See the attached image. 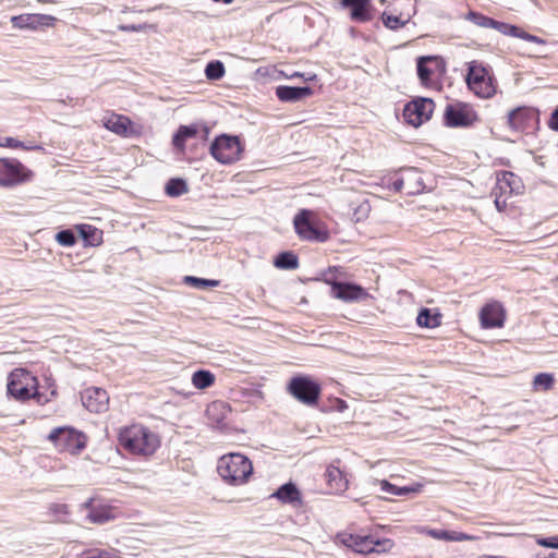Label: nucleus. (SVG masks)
I'll list each match as a JSON object with an SVG mask.
<instances>
[{"instance_id": "obj_1", "label": "nucleus", "mask_w": 558, "mask_h": 558, "mask_svg": "<svg viewBox=\"0 0 558 558\" xmlns=\"http://www.w3.org/2000/svg\"><path fill=\"white\" fill-rule=\"evenodd\" d=\"M120 445L133 454L150 456L160 446L159 437L142 424H133L120 429Z\"/></svg>"}, {"instance_id": "obj_2", "label": "nucleus", "mask_w": 558, "mask_h": 558, "mask_svg": "<svg viewBox=\"0 0 558 558\" xmlns=\"http://www.w3.org/2000/svg\"><path fill=\"white\" fill-rule=\"evenodd\" d=\"M7 392L9 397L17 401L29 399H36L38 403L47 401L38 391L37 378L24 368H15L9 374Z\"/></svg>"}, {"instance_id": "obj_3", "label": "nucleus", "mask_w": 558, "mask_h": 558, "mask_svg": "<svg viewBox=\"0 0 558 558\" xmlns=\"http://www.w3.org/2000/svg\"><path fill=\"white\" fill-rule=\"evenodd\" d=\"M465 83L480 98L489 99L497 93V81L490 66L473 60L468 63Z\"/></svg>"}, {"instance_id": "obj_4", "label": "nucleus", "mask_w": 558, "mask_h": 558, "mask_svg": "<svg viewBox=\"0 0 558 558\" xmlns=\"http://www.w3.org/2000/svg\"><path fill=\"white\" fill-rule=\"evenodd\" d=\"M217 472L227 483L240 485L252 475L253 465L247 457L241 453H229L219 459Z\"/></svg>"}, {"instance_id": "obj_5", "label": "nucleus", "mask_w": 558, "mask_h": 558, "mask_svg": "<svg viewBox=\"0 0 558 558\" xmlns=\"http://www.w3.org/2000/svg\"><path fill=\"white\" fill-rule=\"evenodd\" d=\"M244 144L240 135L222 133L209 145V154L221 165H232L241 159Z\"/></svg>"}, {"instance_id": "obj_6", "label": "nucleus", "mask_w": 558, "mask_h": 558, "mask_svg": "<svg viewBox=\"0 0 558 558\" xmlns=\"http://www.w3.org/2000/svg\"><path fill=\"white\" fill-rule=\"evenodd\" d=\"M287 390L299 402L315 407L320 398L322 386L308 375H296L289 380Z\"/></svg>"}, {"instance_id": "obj_7", "label": "nucleus", "mask_w": 558, "mask_h": 558, "mask_svg": "<svg viewBox=\"0 0 558 558\" xmlns=\"http://www.w3.org/2000/svg\"><path fill=\"white\" fill-rule=\"evenodd\" d=\"M341 543L354 550L355 553L367 555L372 553H387L392 546L393 542L389 538H379L373 534H343L341 535Z\"/></svg>"}, {"instance_id": "obj_8", "label": "nucleus", "mask_w": 558, "mask_h": 558, "mask_svg": "<svg viewBox=\"0 0 558 558\" xmlns=\"http://www.w3.org/2000/svg\"><path fill=\"white\" fill-rule=\"evenodd\" d=\"M48 439L51 440L60 451H68L71 454L82 452L87 442L84 433L70 426H61L52 429Z\"/></svg>"}, {"instance_id": "obj_9", "label": "nucleus", "mask_w": 558, "mask_h": 558, "mask_svg": "<svg viewBox=\"0 0 558 558\" xmlns=\"http://www.w3.org/2000/svg\"><path fill=\"white\" fill-rule=\"evenodd\" d=\"M314 211H299L293 218L295 233L302 240L326 242L329 239L328 230L317 222L312 214Z\"/></svg>"}, {"instance_id": "obj_10", "label": "nucleus", "mask_w": 558, "mask_h": 558, "mask_svg": "<svg viewBox=\"0 0 558 558\" xmlns=\"http://www.w3.org/2000/svg\"><path fill=\"white\" fill-rule=\"evenodd\" d=\"M442 120L447 128L465 129L472 126L478 120V114L472 105L457 101L446 106Z\"/></svg>"}, {"instance_id": "obj_11", "label": "nucleus", "mask_w": 558, "mask_h": 558, "mask_svg": "<svg viewBox=\"0 0 558 558\" xmlns=\"http://www.w3.org/2000/svg\"><path fill=\"white\" fill-rule=\"evenodd\" d=\"M34 172L16 158H0V186L12 187L29 182Z\"/></svg>"}, {"instance_id": "obj_12", "label": "nucleus", "mask_w": 558, "mask_h": 558, "mask_svg": "<svg viewBox=\"0 0 558 558\" xmlns=\"http://www.w3.org/2000/svg\"><path fill=\"white\" fill-rule=\"evenodd\" d=\"M541 111L532 106H519L507 114L508 126L515 132L529 133L539 129Z\"/></svg>"}, {"instance_id": "obj_13", "label": "nucleus", "mask_w": 558, "mask_h": 558, "mask_svg": "<svg viewBox=\"0 0 558 558\" xmlns=\"http://www.w3.org/2000/svg\"><path fill=\"white\" fill-rule=\"evenodd\" d=\"M435 110V101L428 97H415L407 102L402 110V116L411 126L418 128L427 122Z\"/></svg>"}, {"instance_id": "obj_14", "label": "nucleus", "mask_w": 558, "mask_h": 558, "mask_svg": "<svg viewBox=\"0 0 558 558\" xmlns=\"http://www.w3.org/2000/svg\"><path fill=\"white\" fill-rule=\"evenodd\" d=\"M339 8L348 11L350 20L359 24L373 21L377 13L373 0H339Z\"/></svg>"}, {"instance_id": "obj_15", "label": "nucleus", "mask_w": 558, "mask_h": 558, "mask_svg": "<svg viewBox=\"0 0 558 558\" xmlns=\"http://www.w3.org/2000/svg\"><path fill=\"white\" fill-rule=\"evenodd\" d=\"M10 21L14 28L38 31L53 27L58 20L50 14L24 13L12 16Z\"/></svg>"}, {"instance_id": "obj_16", "label": "nucleus", "mask_w": 558, "mask_h": 558, "mask_svg": "<svg viewBox=\"0 0 558 558\" xmlns=\"http://www.w3.org/2000/svg\"><path fill=\"white\" fill-rule=\"evenodd\" d=\"M496 189L500 190V194L495 193V206L496 209L506 208L507 202L506 198H502V195L506 193L509 194H519L522 189V181L520 177L514 174L511 171L501 170L497 172V183Z\"/></svg>"}, {"instance_id": "obj_17", "label": "nucleus", "mask_w": 558, "mask_h": 558, "mask_svg": "<svg viewBox=\"0 0 558 558\" xmlns=\"http://www.w3.org/2000/svg\"><path fill=\"white\" fill-rule=\"evenodd\" d=\"M81 400L89 412L101 413L108 409L109 396L102 388L89 387L82 391Z\"/></svg>"}, {"instance_id": "obj_18", "label": "nucleus", "mask_w": 558, "mask_h": 558, "mask_svg": "<svg viewBox=\"0 0 558 558\" xmlns=\"http://www.w3.org/2000/svg\"><path fill=\"white\" fill-rule=\"evenodd\" d=\"M331 295L335 299L351 303L367 299L368 292L365 288L355 282L341 281L340 284H333Z\"/></svg>"}, {"instance_id": "obj_19", "label": "nucleus", "mask_w": 558, "mask_h": 558, "mask_svg": "<svg viewBox=\"0 0 558 558\" xmlns=\"http://www.w3.org/2000/svg\"><path fill=\"white\" fill-rule=\"evenodd\" d=\"M505 319V310L498 302L484 305L480 312V322L485 329L500 328L504 326Z\"/></svg>"}, {"instance_id": "obj_20", "label": "nucleus", "mask_w": 558, "mask_h": 558, "mask_svg": "<svg viewBox=\"0 0 558 558\" xmlns=\"http://www.w3.org/2000/svg\"><path fill=\"white\" fill-rule=\"evenodd\" d=\"M231 414V408L227 402L216 400L208 404L206 415L211 426L219 430L228 427V417Z\"/></svg>"}, {"instance_id": "obj_21", "label": "nucleus", "mask_w": 558, "mask_h": 558, "mask_svg": "<svg viewBox=\"0 0 558 558\" xmlns=\"http://www.w3.org/2000/svg\"><path fill=\"white\" fill-rule=\"evenodd\" d=\"M277 98L281 102L294 104L313 96L314 89L311 86L279 85L275 89Z\"/></svg>"}, {"instance_id": "obj_22", "label": "nucleus", "mask_w": 558, "mask_h": 558, "mask_svg": "<svg viewBox=\"0 0 558 558\" xmlns=\"http://www.w3.org/2000/svg\"><path fill=\"white\" fill-rule=\"evenodd\" d=\"M82 507L86 509V519L95 524H104L114 519L112 508L108 505L94 504V499H88Z\"/></svg>"}, {"instance_id": "obj_23", "label": "nucleus", "mask_w": 558, "mask_h": 558, "mask_svg": "<svg viewBox=\"0 0 558 558\" xmlns=\"http://www.w3.org/2000/svg\"><path fill=\"white\" fill-rule=\"evenodd\" d=\"M77 232V239L83 241L84 247H97L102 244V230L89 223L74 225Z\"/></svg>"}, {"instance_id": "obj_24", "label": "nucleus", "mask_w": 558, "mask_h": 558, "mask_svg": "<svg viewBox=\"0 0 558 558\" xmlns=\"http://www.w3.org/2000/svg\"><path fill=\"white\" fill-rule=\"evenodd\" d=\"M324 476H325L329 493H331V494L342 493L348 488L349 482H348L345 474L335 463H331L327 466Z\"/></svg>"}, {"instance_id": "obj_25", "label": "nucleus", "mask_w": 558, "mask_h": 558, "mask_svg": "<svg viewBox=\"0 0 558 558\" xmlns=\"http://www.w3.org/2000/svg\"><path fill=\"white\" fill-rule=\"evenodd\" d=\"M270 497L278 499L282 504L300 505L302 504L301 492L293 482H288L278 487Z\"/></svg>"}, {"instance_id": "obj_26", "label": "nucleus", "mask_w": 558, "mask_h": 558, "mask_svg": "<svg viewBox=\"0 0 558 558\" xmlns=\"http://www.w3.org/2000/svg\"><path fill=\"white\" fill-rule=\"evenodd\" d=\"M199 128L197 124L180 125L172 135V145L174 149L180 153H184L187 140L196 137Z\"/></svg>"}, {"instance_id": "obj_27", "label": "nucleus", "mask_w": 558, "mask_h": 558, "mask_svg": "<svg viewBox=\"0 0 558 558\" xmlns=\"http://www.w3.org/2000/svg\"><path fill=\"white\" fill-rule=\"evenodd\" d=\"M400 171L403 173L401 177L390 178L388 180V185L395 192H401L404 190L407 193V186L411 185L412 181L418 183V170L414 167L402 168Z\"/></svg>"}, {"instance_id": "obj_28", "label": "nucleus", "mask_w": 558, "mask_h": 558, "mask_svg": "<svg viewBox=\"0 0 558 558\" xmlns=\"http://www.w3.org/2000/svg\"><path fill=\"white\" fill-rule=\"evenodd\" d=\"M427 535L435 539L446 541V542H463V541H470L474 537L458 531H451V530H444V529H428Z\"/></svg>"}, {"instance_id": "obj_29", "label": "nucleus", "mask_w": 558, "mask_h": 558, "mask_svg": "<svg viewBox=\"0 0 558 558\" xmlns=\"http://www.w3.org/2000/svg\"><path fill=\"white\" fill-rule=\"evenodd\" d=\"M435 59V56H420L416 59V73L423 86H429L432 84L434 71L427 64Z\"/></svg>"}, {"instance_id": "obj_30", "label": "nucleus", "mask_w": 558, "mask_h": 558, "mask_svg": "<svg viewBox=\"0 0 558 558\" xmlns=\"http://www.w3.org/2000/svg\"><path fill=\"white\" fill-rule=\"evenodd\" d=\"M105 126L109 131L122 136H128L132 133V121L125 116H114L105 123Z\"/></svg>"}, {"instance_id": "obj_31", "label": "nucleus", "mask_w": 558, "mask_h": 558, "mask_svg": "<svg viewBox=\"0 0 558 558\" xmlns=\"http://www.w3.org/2000/svg\"><path fill=\"white\" fill-rule=\"evenodd\" d=\"M274 266L278 269L294 270L299 267V257L292 251H283L274 258Z\"/></svg>"}, {"instance_id": "obj_32", "label": "nucleus", "mask_w": 558, "mask_h": 558, "mask_svg": "<svg viewBox=\"0 0 558 558\" xmlns=\"http://www.w3.org/2000/svg\"><path fill=\"white\" fill-rule=\"evenodd\" d=\"M416 324L420 327L435 328L441 324V315L430 308L423 307L417 314Z\"/></svg>"}, {"instance_id": "obj_33", "label": "nucleus", "mask_w": 558, "mask_h": 558, "mask_svg": "<svg viewBox=\"0 0 558 558\" xmlns=\"http://www.w3.org/2000/svg\"><path fill=\"white\" fill-rule=\"evenodd\" d=\"M56 242L64 247H72L77 243V232L74 226L72 228L60 229L54 234Z\"/></svg>"}, {"instance_id": "obj_34", "label": "nucleus", "mask_w": 558, "mask_h": 558, "mask_svg": "<svg viewBox=\"0 0 558 558\" xmlns=\"http://www.w3.org/2000/svg\"><path fill=\"white\" fill-rule=\"evenodd\" d=\"M215 383V375L207 369H198L192 375V384L197 389H206Z\"/></svg>"}, {"instance_id": "obj_35", "label": "nucleus", "mask_w": 558, "mask_h": 558, "mask_svg": "<svg viewBox=\"0 0 558 558\" xmlns=\"http://www.w3.org/2000/svg\"><path fill=\"white\" fill-rule=\"evenodd\" d=\"M187 191V183L182 178H171L165 185V192L168 196L178 197Z\"/></svg>"}, {"instance_id": "obj_36", "label": "nucleus", "mask_w": 558, "mask_h": 558, "mask_svg": "<svg viewBox=\"0 0 558 558\" xmlns=\"http://www.w3.org/2000/svg\"><path fill=\"white\" fill-rule=\"evenodd\" d=\"M226 74V68L222 61L211 60L205 66V75L209 81H218Z\"/></svg>"}, {"instance_id": "obj_37", "label": "nucleus", "mask_w": 558, "mask_h": 558, "mask_svg": "<svg viewBox=\"0 0 558 558\" xmlns=\"http://www.w3.org/2000/svg\"><path fill=\"white\" fill-rule=\"evenodd\" d=\"M183 282L198 290H207L219 286L218 280L199 278L195 276H185Z\"/></svg>"}, {"instance_id": "obj_38", "label": "nucleus", "mask_w": 558, "mask_h": 558, "mask_svg": "<svg viewBox=\"0 0 558 558\" xmlns=\"http://www.w3.org/2000/svg\"><path fill=\"white\" fill-rule=\"evenodd\" d=\"M380 20L386 28L398 31L410 22V16L407 20H402L401 16H397L384 11L380 15Z\"/></svg>"}, {"instance_id": "obj_39", "label": "nucleus", "mask_w": 558, "mask_h": 558, "mask_svg": "<svg viewBox=\"0 0 558 558\" xmlns=\"http://www.w3.org/2000/svg\"><path fill=\"white\" fill-rule=\"evenodd\" d=\"M555 377L551 373H538L533 379V388L538 391H548L554 387Z\"/></svg>"}, {"instance_id": "obj_40", "label": "nucleus", "mask_w": 558, "mask_h": 558, "mask_svg": "<svg viewBox=\"0 0 558 558\" xmlns=\"http://www.w3.org/2000/svg\"><path fill=\"white\" fill-rule=\"evenodd\" d=\"M488 28L496 29L500 34H502L505 36H510V37H515V35L519 34L518 33L519 26L510 24V23L497 21L495 19L492 20L490 26Z\"/></svg>"}, {"instance_id": "obj_41", "label": "nucleus", "mask_w": 558, "mask_h": 558, "mask_svg": "<svg viewBox=\"0 0 558 558\" xmlns=\"http://www.w3.org/2000/svg\"><path fill=\"white\" fill-rule=\"evenodd\" d=\"M465 20L470 21L471 23H473L476 26H480L483 28H488L490 26V22H492L493 17L485 15L482 12L470 10L465 14Z\"/></svg>"}, {"instance_id": "obj_42", "label": "nucleus", "mask_w": 558, "mask_h": 558, "mask_svg": "<svg viewBox=\"0 0 558 558\" xmlns=\"http://www.w3.org/2000/svg\"><path fill=\"white\" fill-rule=\"evenodd\" d=\"M339 270H340L339 267L332 266V267H328L320 275L322 276L320 280L324 281L325 283H327L328 286H330V293L331 294L333 292V284H340L341 283V281H339L337 279V275H338Z\"/></svg>"}, {"instance_id": "obj_43", "label": "nucleus", "mask_w": 558, "mask_h": 558, "mask_svg": "<svg viewBox=\"0 0 558 558\" xmlns=\"http://www.w3.org/2000/svg\"><path fill=\"white\" fill-rule=\"evenodd\" d=\"M519 34L515 35L517 38H521L525 41H530V43H535V44H538V45H545L546 44V40L536 36V35H533V34H530L527 33L526 31L522 29L521 27H519Z\"/></svg>"}, {"instance_id": "obj_44", "label": "nucleus", "mask_w": 558, "mask_h": 558, "mask_svg": "<svg viewBox=\"0 0 558 558\" xmlns=\"http://www.w3.org/2000/svg\"><path fill=\"white\" fill-rule=\"evenodd\" d=\"M417 181H418V183H416L415 181H412L411 185L407 186L408 195H416V194H420L423 192V190L425 189V185H424L423 178L420 172H418Z\"/></svg>"}, {"instance_id": "obj_45", "label": "nucleus", "mask_w": 558, "mask_h": 558, "mask_svg": "<svg viewBox=\"0 0 558 558\" xmlns=\"http://www.w3.org/2000/svg\"><path fill=\"white\" fill-rule=\"evenodd\" d=\"M557 542H558V535L550 536V537H537L536 543L539 546L546 547V548H555L557 549Z\"/></svg>"}, {"instance_id": "obj_46", "label": "nucleus", "mask_w": 558, "mask_h": 558, "mask_svg": "<svg viewBox=\"0 0 558 558\" xmlns=\"http://www.w3.org/2000/svg\"><path fill=\"white\" fill-rule=\"evenodd\" d=\"M381 492L390 495H398V486L387 480L379 481Z\"/></svg>"}, {"instance_id": "obj_47", "label": "nucleus", "mask_w": 558, "mask_h": 558, "mask_svg": "<svg viewBox=\"0 0 558 558\" xmlns=\"http://www.w3.org/2000/svg\"><path fill=\"white\" fill-rule=\"evenodd\" d=\"M287 78H296V77H301L303 78L305 82H312V81H315L317 78V75L316 74H305V73H302V72H298V71H294L292 72L291 74H284L283 72H281Z\"/></svg>"}, {"instance_id": "obj_48", "label": "nucleus", "mask_w": 558, "mask_h": 558, "mask_svg": "<svg viewBox=\"0 0 558 558\" xmlns=\"http://www.w3.org/2000/svg\"><path fill=\"white\" fill-rule=\"evenodd\" d=\"M146 24H126V25H120L119 29L126 33H137L145 29Z\"/></svg>"}, {"instance_id": "obj_49", "label": "nucleus", "mask_w": 558, "mask_h": 558, "mask_svg": "<svg viewBox=\"0 0 558 558\" xmlns=\"http://www.w3.org/2000/svg\"><path fill=\"white\" fill-rule=\"evenodd\" d=\"M0 146L9 148H22V146H24V142L14 137H5L4 142L1 143Z\"/></svg>"}, {"instance_id": "obj_50", "label": "nucleus", "mask_w": 558, "mask_h": 558, "mask_svg": "<svg viewBox=\"0 0 558 558\" xmlns=\"http://www.w3.org/2000/svg\"><path fill=\"white\" fill-rule=\"evenodd\" d=\"M50 511L57 515H65L69 513V508L65 504H52L50 506Z\"/></svg>"}, {"instance_id": "obj_51", "label": "nucleus", "mask_w": 558, "mask_h": 558, "mask_svg": "<svg viewBox=\"0 0 558 558\" xmlns=\"http://www.w3.org/2000/svg\"><path fill=\"white\" fill-rule=\"evenodd\" d=\"M547 124L550 130L558 132V106L551 111Z\"/></svg>"}, {"instance_id": "obj_52", "label": "nucleus", "mask_w": 558, "mask_h": 558, "mask_svg": "<svg viewBox=\"0 0 558 558\" xmlns=\"http://www.w3.org/2000/svg\"><path fill=\"white\" fill-rule=\"evenodd\" d=\"M332 409L337 412H344L347 409H348V403L340 399V398H336L333 401H332Z\"/></svg>"}, {"instance_id": "obj_53", "label": "nucleus", "mask_w": 558, "mask_h": 558, "mask_svg": "<svg viewBox=\"0 0 558 558\" xmlns=\"http://www.w3.org/2000/svg\"><path fill=\"white\" fill-rule=\"evenodd\" d=\"M23 149L25 150H39V151H45V148L43 145L40 144H33V143H25L24 142V146H22Z\"/></svg>"}, {"instance_id": "obj_54", "label": "nucleus", "mask_w": 558, "mask_h": 558, "mask_svg": "<svg viewBox=\"0 0 558 558\" xmlns=\"http://www.w3.org/2000/svg\"><path fill=\"white\" fill-rule=\"evenodd\" d=\"M412 492H415V489L413 487H410V486H398V495L397 496H404V495H408Z\"/></svg>"}, {"instance_id": "obj_55", "label": "nucleus", "mask_w": 558, "mask_h": 558, "mask_svg": "<svg viewBox=\"0 0 558 558\" xmlns=\"http://www.w3.org/2000/svg\"><path fill=\"white\" fill-rule=\"evenodd\" d=\"M353 217H355V221H360L362 219H366L367 218V211L355 210V211H353Z\"/></svg>"}, {"instance_id": "obj_56", "label": "nucleus", "mask_w": 558, "mask_h": 558, "mask_svg": "<svg viewBox=\"0 0 558 558\" xmlns=\"http://www.w3.org/2000/svg\"><path fill=\"white\" fill-rule=\"evenodd\" d=\"M213 2H217V3H223V4H230L232 3L234 0H211Z\"/></svg>"}, {"instance_id": "obj_57", "label": "nucleus", "mask_w": 558, "mask_h": 558, "mask_svg": "<svg viewBox=\"0 0 558 558\" xmlns=\"http://www.w3.org/2000/svg\"><path fill=\"white\" fill-rule=\"evenodd\" d=\"M547 558H558V555L556 553H551L547 556Z\"/></svg>"}, {"instance_id": "obj_58", "label": "nucleus", "mask_w": 558, "mask_h": 558, "mask_svg": "<svg viewBox=\"0 0 558 558\" xmlns=\"http://www.w3.org/2000/svg\"><path fill=\"white\" fill-rule=\"evenodd\" d=\"M355 209H364V203L360 204Z\"/></svg>"}, {"instance_id": "obj_59", "label": "nucleus", "mask_w": 558, "mask_h": 558, "mask_svg": "<svg viewBox=\"0 0 558 558\" xmlns=\"http://www.w3.org/2000/svg\"><path fill=\"white\" fill-rule=\"evenodd\" d=\"M537 558H547V557H543V556H539V555H536Z\"/></svg>"}]
</instances>
